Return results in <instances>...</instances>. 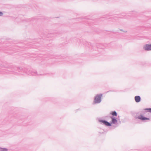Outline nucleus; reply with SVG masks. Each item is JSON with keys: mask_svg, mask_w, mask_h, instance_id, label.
<instances>
[{"mask_svg": "<svg viewBox=\"0 0 151 151\" xmlns=\"http://www.w3.org/2000/svg\"><path fill=\"white\" fill-rule=\"evenodd\" d=\"M144 48L146 50H151V44L145 45L144 46Z\"/></svg>", "mask_w": 151, "mask_h": 151, "instance_id": "obj_2", "label": "nucleus"}, {"mask_svg": "<svg viewBox=\"0 0 151 151\" xmlns=\"http://www.w3.org/2000/svg\"><path fill=\"white\" fill-rule=\"evenodd\" d=\"M111 124H116L117 122V120L115 118L113 117H111Z\"/></svg>", "mask_w": 151, "mask_h": 151, "instance_id": "obj_4", "label": "nucleus"}, {"mask_svg": "<svg viewBox=\"0 0 151 151\" xmlns=\"http://www.w3.org/2000/svg\"><path fill=\"white\" fill-rule=\"evenodd\" d=\"M3 15V13L0 12V16H2Z\"/></svg>", "mask_w": 151, "mask_h": 151, "instance_id": "obj_10", "label": "nucleus"}, {"mask_svg": "<svg viewBox=\"0 0 151 151\" xmlns=\"http://www.w3.org/2000/svg\"><path fill=\"white\" fill-rule=\"evenodd\" d=\"M102 122L103 123H104L106 126H111V123H109L105 121H102Z\"/></svg>", "mask_w": 151, "mask_h": 151, "instance_id": "obj_6", "label": "nucleus"}, {"mask_svg": "<svg viewBox=\"0 0 151 151\" xmlns=\"http://www.w3.org/2000/svg\"><path fill=\"white\" fill-rule=\"evenodd\" d=\"M111 114L113 116H116L117 115V113L115 111H114L112 112Z\"/></svg>", "mask_w": 151, "mask_h": 151, "instance_id": "obj_7", "label": "nucleus"}, {"mask_svg": "<svg viewBox=\"0 0 151 151\" xmlns=\"http://www.w3.org/2000/svg\"><path fill=\"white\" fill-rule=\"evenodd\" d=\"M138 118L139 119L142 120H145L149 119L148 118L144 117L142 115H140L139 116H138Z\"/></svg>", "mask_w": 151, "mask_h": 151, "instance_id": "obj_3", "label": "nucleus"}, {"mask_svg": "<svg viewBox=\"0 0 151 151\" xmlns=\"http://www.w3.org/2000/svg\"><path fill=\"white\" fill-rule=\"evenodd\" d=\"M1 151H7V149H3V148H1Z\"/></svg>", "mask_w": 151, "mask_h": 151, "instance_id": "obj_8", "label": "nucleus"}, {"mask_svg": "<svg viewBox=\"0 0 151 151\" xmlns=\"http://www.w3.org/2000/svg\"><path fill=\"white\" fill-rule=\"evenodd\" d=\"M102 96L101 94H99L97 95L96 96L94 101V104L99 103L101 101V98Z\"/></svg>", "mask_w": 151, "mask_h": 151, "instance_id": "obj_1", "label": "nucleus"}, {"mask_svg": "<svg viewBox=\"0 0 151 151\" xmlns=\"http://www.w3.org/2000/svg\"><path fill=\"white\" fill-rule=\"evenodd\" d=\"M145 110H148L150 112H151V108L147 109H145Z\"/></svg>", "mask_w": 151, "mask_h": 151, "instance_id": "obj_9", "label": "nucleus"}, {"mask_svg": "<svg viewBox=\"0 0 151 151\" xmlns=\"http://www.w3.org/2000/svg\"><path fill=\"white\" fill-rule=\"evenodd\" d=\"M134 99L136 102H139L140 101L141 98L139 96H136L135 97Z\"/></svg>", "mask_w": 151, "mask_h": 151, "instance_id": "obj_5", "label": "nucleus"}]
</instances>
